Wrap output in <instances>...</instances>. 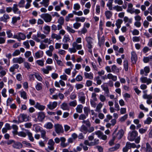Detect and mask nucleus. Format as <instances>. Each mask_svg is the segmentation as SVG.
Instances as JSON below:
<instances>
[{
    "instance_id": "nucleus-61",
    "label": "nucleus",
    "mask_w": 152,
    "mask_h": 152,
    "mask_svg": "<svg viewBox=\"0 0 152 152\" xmlns=\"http://www.w3.org/2000/svg\"><path fill=\"white\" fill-rule=\"evenodd\" d=\"M35 88L37 91H39L42 88V85L41 83H37L36 86Z\"/></svg>"
},
{
    "instance_id": "nucleus-29",
    "label": "nucleus",
    "mask_w": 152,
    "mask_h": 152,
    "mask_svg": "<svg viewBox=\"0 0 152 152\" xmlns=\"http://www.w3.org/2000/svg\"><path fill=\"white\" fill-rule=\"evenodd\" d=\"M61 107L64 110H69V108L67 104L65 102H64L61 104Z\"/></svg>"
},
{
    "instance_id": "nucleus-22",
    "label": "nucleus",
    "mask_w": 152,
    "mask_h": 152,
    "mask_svg": "<svg viewBox=\"0 0 152 152\" xmlns=\"http://www.w3.org/2000/svg\"><path fill=\"white\" fill-rule=\"evenodd\" d=\"M45 117V115L43 112H40L38 113L37 119L39 121H42L44 119Z\"/></svg>"
},
{
    "instance_id": "nucleus-5",
    "label": "nucleus",
    "mask_w": 152,
    "mask_h": 152,
    "mask_svg": "<svg viewBox=\"0 0 152 152\" xmlns=\"http://www.w3.org/2000/svg\"><path fill=\"white\" fill-rule=\"evenodd\" d=\"M41 17L46 23L50 22L52 20L51 16L48 13L42 14L41 15Z\"/></svg>"
},
{
    "instance_id": "nucleus-18",
    "label": "nucleus",
    "mask_w": 152,
    "mask_h": 152,
    "mask_svg": "<svg viewBox=\"0 0 152 152\" xmlns=\"http://www.w3.org/2000/svg\"><path fill=\"white\" fill-rule=\"evenodd\" d=\"M131 60L132 63L134 64L136 63L137 59V55L135 53L132 52L131 53Z\"/></svg>"
},
{
    "instance_id": "nucleus-42",
    "label": "nucleus",
    "mask_w": 152,
    "mask_h": 152,
    "mask_svg": "<svg viewBox=\"0 0 152 152\" xmlns=\"http://www.w3.org/2000/svg\"><path fill=\"white\" fill-rule=\"evenodd\" d=\"M49 0H42V1L40 2V4H43L45 7H47L49 4Z\"/></svg>"
},
{
    "instance_id": "nucleus-8",
    "label": "nucleus",
    "mask_w": 152,
    "mask_h": 152,
    "mask_svg": "<svg viewBox=\"0 0 152 152\" xmlns=\"http://www.w3.org/2000/svg\"><path fill=\"white\" fill-rule=\"evenodd\" d=\"M55 131L57 134L63 133L64 132L62 126L59 124H57L54 125Z\"/></svg>"
},
{
    "instance_id": "nucleus-32",
    "label": "nucleus",
    "mask_w": 152,
    "mask_h": 152,
    "mask_svg": "<svg viewBox=\"0 0 152 152\" xmlns=\"http://www.w3.org/2000/svg\"><path fill=\"white\" fill-rule=\"evenodd\" d=\"M53 125L51 122H48L44 126V127L48 129H51L53 127Z\"/></svg>"
},
{
    "instance_id": "nucleus-2",
    "label": "nucleus",
    "mask_w": 152,
    "mask_h": 152,
    "mask_svg": "<svg viewBox=\"0 0 152 152\" xmlns=\"http://www.w3.org/2000/svg\"><path fill=\"white\" fill-rule=\"evenodd\" d=\"M46 36L43 34H41L40 32H38L37 35H33L32 36V38L37 42H39L41 40L39 38H40L41 39H43L46 38Z\"/></svg>"
},
{
    "instance_id": "nucleus-48",
    "label": "nucleus",
    "mask_w": 152,
    "mask_h": 152,
    "mask_svg": "<svg viewBox=\"0 0 152 152\" xmlns=\"http://www.w3.org/2000/svg\"><path fill=\"white\" fill-rule=\"evenodd\" d=\"M40 132L41 133V137L43 139L45 140L48 139V138H47L46 136V132L45 130H41L40 131Z\"/></svg>"
},
{
    "instance_id": "nucleus-58",
    "label": "nucleus",
    "mask_w": 152,
    "mask_h": 152,
    "mask_svg": "<svg viewBox=\"0 0 152 152\" xmlns=\"http://www.w3.org/2000/svg\"><path fill=\"white\" fill-rule=\"evenodd\" d=\"M43 39V40L41 41L43 42L47 43L48 45H50L51 43L52 40H50V39H49L48 38H45Z\"/></svg>"
},
{
    "instance_id": "nucleus-24",
    "label": "nucleus",
    "mask_w": 152,
    "mask_h": 152,
    "mask_svg": "<svg viewBox=\"0 0 152 152\" xmlns=\"http://www.w3.org/2000/svg\"><path fill=\"white\" fill-rule=\"evenodd\" d=\"M18 116L21 121V122L23 121H26L28 120L26 115L24 114H20Z\"/></svg>"
},
{
    "instance_id": "nucleus-43",
    "label": "nucleus",
    "mask_w": 152,
    "mask_h": 152,
    "mask_svg": "<svg viewBox=\"0 0 152 152\" xmlns=\"http://www.w3.org/2000/svg\"><path fill=\"white\" fill-rule=\"evenodd\" d=\"M78 33L80 34H85L87 32V29L85 28V27H83L81 29L80 31H78Z\"/></svg>"
},
{
    "instance_id": "nucleus-37",
    "label": "nucleus",
    "mask_w": 152,
    "mask_h": 152,
    "mask_svg": "<svg viewBox=\"0 0 152 152\" xmlns=\"http://www.w3.org/2000/svg\"><path fill=\"white\" fill-rule=\"evenodd\" d=\"M83 106L81 104L78 105L76 108V111L79 113H81L82 112Z\"/></svg>"
},
{
    "instance_id": "nucleus-31",
    "label": "nucleus",
    "mask_w": 152,
    "mask_h": 152,
    "mask_svg": "<svg viewBox=\"0 0 152 152\" xmlns=\"http://www.w3.org/2000/svg\"><path fill=\"white\" fill-rule=\"evenodd\" d=\"M145 151L146 152H152V148L148 142H147L146 144Z\"/></svg>"
},
{
    "instance_id": "nucleus-10",
    "label": "nucleus",
    "mask_w": 152,
    "mask_h": 152,
    "mask_svg": "<svg viewBox=\"0 0 152 152\" xmlns=\"http://www.w3.org/2000/svg\"><path fill=\"white\" fill-rule=\"evenodd\" d=\"M55 142L52 139H50L48 142V149L51 151L53 150L54 149V145Z\"/></svg>"
},
{
    "instance_id": "nucleus-13",
    "label": "nucleus",
    "mask_w": 152,
    "mask_h": 152,
    "mask_svg": "<svg viewBox=\"0 0 152 152\" xmlns=\"http://www.w3.org/2000/svg\"><path fill=\"white\" fill-rule=\"evenodd\" d=\"M140 80L142 83H146L147 85L151 83L152 82V80L151 79L148 78L146 77H142L140 78Z\"/></svg>"
},
{
    "instance_id": "nucleus-26",
    "label": "nucleus",
    "mask_w": 152,
    "mask_h": 152,
    "mask_svg": "<svg viewBox=\"0 0 152 152\" xmlns=\"http://www.w3.org/2000/svg\"><path fill=\"white\" fill-rule=\"evenodd\" d=\"M44 31V33L46 34H49L50 31V26L46 25L43 27Z\"/></svg>"
},
{
    "instance_id": "nucleus-46",
    "label": "nucleus",
    "mask_w": 152,
    "mask_h": 152,
    "mask_svg": "<svg viewBox=\"0 0 152 152\" xmlns=\"http://www.w3.org/2000/svg\"><path fill=\"white\" fill-rule=\"evenodd\" d=\"M67 31L69 33L74 34L76 32V31L73 29L72 28L67 26L66 28Z\"/></svg>"
},
{
    "instance_id": "nucleus-30",
    "label": "nucleus",
    "mask_w": 152,
    "mask_h": 152,
    "mask_svg": "<svg viewBox=\"0 0 152 152\" xmlns=\"http://www.w3.org/2000/svg\"><path fill=\"white\" fill-rule=\"evenodd\" d=\"M80 131L85 134H86L88 131L87 128L84 125H83L80 129Z\"/></svg>"
},
{
    "instance_id": "nucleus-11",
    "label": "nucleus",
    "mask_w": 152,
    "mask_h": 152,
    "mask_svg": "<svg viewBox=\"0 0 152 152\" xmlns=\"http://www.w3.org/2000/svg\"><path fill=\"white\" fill-rule=\"evenodd\" d=\"M78 98L79 101H80L81 102L82 104H84V103H85L86 97L83 92H81L79 93L78 95Z\"/></svg>"
},
{
    "instance_id": "nucleus-3",
    "label": "nucleus",
    "mask_w": 152,
    "mask_h": 152,
    "mask_svg": "<svg viewBox=\"0 0 152 152\" xmlns=\"http://www.w3.org/2000/svg\"><path fill=\"white\" fill-rule=\"evenodd\" d=\"M87 42L86 46L88 49L93 48L94 39L90 37H86L85 38Z\"/></svg>"
},
{
    "instance_id": "nucleus-17",
    "label": "nucleus",
    "mask_w": 152,
    "mask_h": 152,
    "mask_svg": "<svg viewBox=\"0 0 152 152\" xmlns=\"http://www.w3.org/2000/svg\"><path fill=\"white\" fill-rule=\"evenodd\" d=\"M12 146L14 148L17 149H20L23 147V145L20 142L15 141L14 142Z\"/></svg>"
},
{
    "instance_id": "nucleus-60",
    "label": "nucleus",
    "mask_w": 152,
    "mask_h": 152,
    "mask_svg": "<svg viewBox=\"0 0 152 152\" xmlns=\"http://www.w3.org/2000/svg\"><path fill=\"white\" fill-rule=\"evenodd\" d=\"M64 22V18L63 17H60L58 19V23L61 25H63Z\"/></svg>"
},
{
    "instance_id": "nucleus-7",
    "label": "nucleus",
    "mask_w": 152,
    "mask_h": 152,
    "mask_svg": "<svg viewBox=\"0 0 152 152\" xmlns=\"http://www.w3.org/2000/svg\"><path fill=\"white\" fill-rule=\"evenodd\" d=\"M57 105L58 102H50L47 105V106L49 109L50 110H53L55 109L57 107Z\"/></svg>"
},
{
    "instance_id": "nucleus-51",
    "label": "nucleus",
    "mask_w": 152,
    "mask_h": 152,
    "mask_svg": "<svg viewBox=\"0 0 152 152\" xmlns=\"http://www.w3.org/2000/svg\"><path fill=\"white\" fill-rule=\"evenodd\" d=\"M70 40L69 36L68 35H65L63 39V42L64 43H66Z\"/></svg>"
},
{
    "instance_id": "nucleus-20",
    "label": "nucleus",
    "mask_w": 152,
    "mask_h": 152,
    "mask_svg": "<svg viewBox=\"0 0 152 152\" xmlns=\"http://www.w3.org/2000/svg\"><path fill=\"white\" fill-rule=\"evenodd\" d=\"M18 5L17 4H14L12 9L14 13L20 14L21 12L19 10V9L18 8Z\"/></svg>"
},
{
    "instance_id": "nucleus-4",
    "label": "nucleus",
    "mask_w": 152,
    "mask_h": 152,
    "mask_svg": "<svg viewBox=\"0 0 152 152\" xmlns=\"http://www.w3.org/2000/svg\"><path fill=\"white\" fill-rule=\"evenodd\" d=\"M116 129L114 132L113 136V137L115 139L120 140L123 137L124 134V131L122 130H121L118 131L117 133H116Z\"/></svg>"
},
{
    "instance_id": "nucleus-54",
    "label": "nucleus",
    "mask_w": 152,
    "mask_h": 152,
    "mask_svg": "<svg viewBox=\"0 0 152 152\" xmlns=\"http://www.w3.org/2000/svg\"><path fill=\"white\" fill-rule=\"evenodd\" d=\"M6 33L7 37L8 38H12L13 37V34L11 30L8 29L7 30Z\"/></svg>"
},
{
    "instance_id": "nucleus-6",
    "label": "nucleus",
    "mask_w": 152,
    "mask_h": 152,
    "mask_svg": "<svg viewBox=\"0 0 152 152\" xmlns=\"http://www.w3.org/2000/svg\"><path fill=\"white\" fill-rule=\"evenodd\" d=\"M138 134V132L135 130H133L132 132H130L129 134V136L128 137V140L131 141H134L135 138L137 136Z\"/></svg>"
},
{
    "instance_id": "nucleus-19",
    "label": "nucleus",
    "mask_w": 152,
    "mask_h": 152,
    "mask_svg": "<svg viewBox=\"0 0 152 152\" xmlns=\"http://www.w3.org/2000/svg\"><path fill=\"white\" fill-rule=\"evenodd\" d=\"M7 69L4 70L3 66L0 65V77H2L5 75L7 74Z\"/></svg>"
},
{
    "instance_id": "nucleus-14",
    "label": "nucleus",
    "mask_w": 152,
    "mask_h": 152,
    "mask_svg": "<svg viewBox=\"0 0 152 152\" xmlns=\"http://www.w3.org/2000/svg\"><path fill=\"white\" fill-rule=\"evenodd\" d=\"M150 72V67L149 66H145L144 67V69H141L140 71V74L142 75H143L144 74V72H145V76H147L148 73H149Z\"/></svg>"
},
{
    "instance_id": "nucleus-16",
    "label": "nucleus",
    "mask_w": 152,
    "mask_h": 152,
    "mask_svg": "<svg viewBox=\"0 0 152 152\" xmlns=\"http://www.w3.org/2000/svg\"><path fill=\"white\" fill-rule=\"evenodd\" d=\"M10 17L9 15L6 13L4 14L3 16L0 18V20L1 21L6 23L7 21V20L9 19Z\"/></svg>"
},
{
    "instance_id": "nucleus-15",
    "label": "nucleus",
    "mask_w": 152,
    "mask_h": 152,
    "mask_svg": "<svg viewBox=\"0 0 152 152\" xmlns=\"http://www.w3.org/2000/svg\"><path fill=\"white\" fill-rule=\"evenodd\" d=\"M84 76L86 79L92 80L94 78V74L91 72L88 73L85 72H84Z\"/></svg>"
},
{
    "instance_id": "nucleus-52",
    "label": "nucleus",
    "mask_w": 152,
    "mask_h": 152,
    "mask_svg": "<svg viewBox=\"0 0 152 152\" xmlns=\"http://www.w3.org/2000/svg\"><path fill=\"white\" fill-rule=\"evenodd\" d=\"M119 69L115 65H113L111 67L112 72L115 73L118 72Z\"/></svg>"
},
{
    "instance_id": "nucleus-59",
    "label": "nucleus",
    "mask_w": 152,
    "mask_h": 152,
    "mask_svg": "<svg viewBox=\"0 0 152 152\" xmlns=\"http://www.w3.org/2000/svg\"><path fill=\"white\" fill-rule=\"evenodd\" d=\"M143 97L144 99H147V100H151L152 99V96L150 94L148 95L146 94H144L143 95Z\"/></svg>"
},
{
    "instance_id": "nucleus-1",
    "label": "nucleus",
    "mask_w": 152,
    "mask_h": 152,
    "mask_svg": "<svg viewBox=\"0 0 152 152\" xmlns=\"http://www.w3.org/2000/svg\"><path fill=\"white\" fill-rule=\"evenodd\" d=\"M82 39L80 37H78L76 39V42H73L72 43V47L69 48L68 51L71 53H75L77 51V50H80L82 48V45L80 44H78V43H80L82 42Z\"/></svg>"
},
{
    "instance_id": "nucleus-49",
    "label": "nucleus",
    "mask_w": 152,
    "mask_h": 152,
    "mask_svg": "<svg viewBox=\"0 0 152 152\" xmlns=\"http://www.w3.org/2000/svg\"><path fill=\"white\" fill-rule=\"evenodd\" d=\"M19 41L21 40H24L26 39V35L22 33H18Z\"/></svg>"
},
{
    "instance_id": "nucleus-50",
    "label": "nucleus",
    "mask_w": 152,
    "mask_h": 152,
    "mask_svg": "<svg viewBox=\"0 0 152 152\" xmlns=\"http://www.w3.org/2000/svg\"><path fill=\"white\" fill-rule=\"evenodd\" d=\"M25 2V0H20L18 5L20 7L23 8L24 7Z\"/></svg>"
},
{
    "instance_id": "nucleus-36",
    "label": "nucleus",
    "mask_w": 152,
    "mask_h": 152,
    "mask_svg": "<svg viewBox=\"0 0 152 152\" xmlns=\"http://www.w3.org/2000/svg\"><path fill=\"white\" fill-rule=\"evenodd\" d=\"M123 23V20L121 19H118L116 21L115 25L117 26L118 29L120 28L121 25Z\"/></svg>"
},
{
    "instance_id": "nucleus-34",
    "label": "nucleus",
    "mask_w": 152,
    "mask_h": 152,
    "mask_svg": "<svg viewBox=\"0 0 152 152\" xmlns=\"http://www.w3.org/2000/svg\"><path fill=\"white\" fill-rule=\"evenodd\" d=\"M35 107L41 110H43L45 108V106L41 105L39 103H37L35 106Z\"/></svg>"
},
{
    "instance_id": "nucleus-12",
    "label": "nucleus",
    "mask_w": 152,
    "mask_h": 152,
    "mask_svg": "<svg viewBox=\"0 0 152 152\" xmlns=\"http://www.w3.org/2000/svg\"><path fill=\"white\" fill-rule=\"evenodd\" d=\"M13 63H18L19 64L23 63L24 61V59L22 57L14 58L12 60Z\"/></svg>"
},
{
    "instance_id": "nucleus-25",
    "label": "nucleus",
    "mask_w": 152,
    "mask_h": 152,
    "mask_svg": "<svg viewBox=\"0 0 152 152\" xmlns=\"http://www.w3.org/2000/svg\"><path fill=\"white\" fill-rule=\"evenodd\" d=\"M19 67V65L18 64H14L9 69L10 72H12L13 74H15L14 71L15 69H18Z\"/></svg>"
},
{
    "instance_id": "nucleus-33",
    "label": "nucleus",
    "mask_w": 152,
    "mask_h": 152,
    "mask_svg": "<svg viewBox=\"0 0 152 152\" xmlns=\"http://www.w3.org/2000/svg\"><path fill=\"white\" fill-rule=\"evenodd\" d=\"M86 20V18L84 17H76L75 18V20L76 22H84Z\"/></svg>"
},
{
    "instance_id": "nucleus-56",
    "label": "nucleus",
    "mask_w": 152,
    "mask_h": 152,
    "mask_svg": "<svg viewBox=\"0 0 152 152\" xmlns=\"http://www.w3.org/2000/svg\"><path fill=\"white\" fill-rule=\"evenodd\" d=\"M94 80L96 81V83L98 85H100L102 83V80L100 79V77L99 76L95 77L94 78Z\"/></svg>"
},
{
    "instance_id": "nucleus-41",
    "label": "nucleus",
    "mask_w": 152,
    "mask_h": 152,
    "mask_svg": "<svg viewBox=\"0 0 152 152\" xmlns=\"http://www.w3.org/2000/svg\"><path fill=\"white\" fill-rule=\"evenodd\" d=\"M103 104L101 102L99 103L97 105L96 109L95 110V111L99 112L100 111V109L102 107Z\"/></svg>"
},
{
    "instance_id": "nucleus-55",
    "label": "nucleus",
    "mask_w": 152,
    "mask_h": 152,
    "mask_svg": "<svg viewBox=\"0 0 152 152\" xmlns=\"http://www.w3.org/2000/svg\"><path fill=\"white\" fill-rule=\"evenodd\" d=\"M21 97L24 99H27L26 93L24 91L20 92Z\"/></svg>"
},
{
    "instance_id": "nucleus-64",
    "label": "nucleus",
    "mask_w": 152,
    "mask_h": 152,
    "mask_svg": "<svg viewBox=\"0 0 152 152\" xmlns=\"http://www.w3.org/2000/svg\"><path fill=\"white\" fill-rule=\"evenodd\" d=\"M69 104L70 106L75 107L77 104V101L76 100H74L71 102L69 103Z\"/></svg>"
},
{
    "instance_id": "nucleus-62",
    "label": "nucleus",
    "mask_w": 152,
    "mask_h": 152,
    "mask_svg": "<svg viewBox=\"0 0 152 152\" xmlns=\"http://www.w3.org/2000/svg\"><path fill=\"white\" fill-rule=\"evenodd\" d=\"M6 92L7 89L5 88L3 89L1 92V94L3 97L6 98L7 96V95L6 94Z\"/></svg>"
},
{
    "instance_id": "nucleus-9",
    "label": "nucleus",
    "mask_w": 152,
    "mask_h": 152,
    "mask_svg": "<svg viewBox=\"0 0 152 152\" xmlns=\"http://www.w3.org/2000/svg\"><path fill=\"white\" fill-rule=\"evenodd\" d=\"M95 134L97 135L98 137L100 139L104 140H105L107 139V136L103 134L100 131H99L95 132Z\"/></svg>"
},
{
    "instance_id": "nucleus-44",
    "label": "nucleus",
    "mask_w": 152,
    "mask_h": 152,
    "mask_svg": "<svg viewBox=\"0 0 152 152\" xmlns=\"http://www.w3.org/2000/svg\"><path fill=\"white\" fill-rule=\"evenodd\" d=\"M151 60H152V55L148 57H144L143 59V61L145 63H147Z\"/></svg>"
},
{
    "instance_id": "nucleus-23",
    "label": "nucleus",
    "mask_w": 152,
    "mask_h": 152,
    "mask_svg": "<svg viewBox=\"0 0 152 152\" xmlns=\"http://www.w3.org/2000/svg\"><path fill=\"white\" fill-rule=\"evenodd\" d=\"M43 56V52L42 51L39 50L35 53L34 57L36 58L37 59L42 57Z\"/></svg>"
},
{
    "instance_id": "nucleus-27",
    "label": "nucleus",
    "mask_w": 152,
    "mask_h": 152,
    "mask_svg": "<svg viewBox=\"0 0 152 152\" xmlns=\"http://www.w3.org/2000/svg\"><path fill=\"white\" fill-rule=\"evenodd\" d=\"M51 38L53 39H56V40H59L61 39V37L59 34H57L54 33L51 34Z\"/></svg>"
},
{
    "instance_id": "nucleus-40",
    "label": "nucleus",
    "mask_w": 152,
    "mask_h": 152,
    "mask_svg": "<svg viewBox=\"0 0 152 152\" xmlns=\"http://www.w3.org/2000/svg\"><path fill=\"white\" fill-rule=\"evenodd\" d=\"M106 18L109 19L112 17V12L110 11H106L105 13Z\"/></svg>"
},
{
    "instance_id": "nucleus-57",
    "label": "nucleus",
    "mask_w": 152,
    "mask_h": 152,
    "mask_svg": "<svg viewBox=\"0 0 152 152\" xmlns=\"http://www.w3.org/2000/svg\"><path fill=\"white\" fill-rule=\"evenodd\" d=\"M74 16V15L72 13L69 14L65 17V20L66 22H68L70 20V18H72Z\"/></svg>"
},
{
    "instance_id": "nucleus-35",
    "label": "nucleus",
    "mask_w": 152,
    "mask_h": 152,
    "mask_svg": "<svg viewBox=\"0 0 152 152\" xmlns=\"http://www.w3.org/2000/svg\"><path fill=\"white\" fill-rule=\"evenodd\" d=\"M123 66L125 70L127 71L128 70V61L125 59L123 62Z\"/></svg>"
},
{
    "instance_id": "nucleus-28",
    "label": "nucleus",
    "mask_w": 152,
    "mask_h": 152,
    "mask_svg": "<svg viewBox=\"0 0 152 152\" xmlns=\"http://www.w3.org/2000/svg\"><path fill=\"white\" fill-rule=\"evenodd\" d=\"M107 78L108 79H111L114 81H116L117 79L116 76L113 75L112 74L110 73L107 74Z\"/></svg>"
},
{
    "instance_id": "nucleus-39",
    "label": "nucleus",
    "mask_w": 152,
    "mask_h": 152,
    "mask_svg": "<svg viewBox=\"0 0 152 152\" xmlns=\"http://www.w3.org/2000/svg\"><path fill=\"white\" fill-rule=\"evenodd\" d=\"M64 6V4L61 2H60L59 5H56L55 7V9L56 11H59L61 10V7Z\"/></svg>"
},
{
    "instance_id": "nucleus-21",
    "label": "nucleus",
    "mask_w": 152,
    "mask_h": 152,
    "mask_svg": "<svg viewBox=\"0 0 152 152\" xmlns=\"http://www.w3.org/2000/svg\"><path fill=\"white\" fill-rule=\"evenodd\" d=\"M22 129L24 130L23 129ZM24 130L26 132L28 136L29 140L31 142H33L34 140V139L32 136V133L28 130L26 129H24Z\"/></svg>"
},
{
    "instance_id": "nucleus-63",
    "label": "nucleus",
    "mask_w": 152,
    "mask_h": 152,
    "mask_svg": "<svg viewBox=\"0 0 152 152\" xmlns=\"http://www.w3.org/2000/svg\"><path fill=\"white\" fill-rule=\"evenodd\" d=\"M20 51L19 50H15L12 53V56H15L19 55L20 54Z\"/></svg>"
},
{
    "instance_id": "nucleus-47",
    "label": "nucleus",
    "mask_w": 152,
    "mask_h": 152,
    "mask_svg": "<svg viewBox=\"0 0 152 152\" xmlns=\"http://www.w3.org/2000/svg\"><path fill=\"white\" fill-rule=\"evenodd\" d=\"M81 26V24L80 23H79L78 22L74 23L73 24V27L75 29H78Z\"/></svg>"
},
{
    "instance_id": "nucleus-38",
    "label": "nucleus",
    "mask_w": 152,
    "mask_h": 152,
    "mask_svg": "<svg viewBox=\"0 0 152 152\" xmlns=\"http://www.w3.org/2000/svg\"><path fill=\"white\" fill-rule=\"evenodd\" d=\"M26 4L24 5V7L26 9H29L31 6V3L32 2V0H26Z\"/></svg>"
},
{
    "instance_id": "nucleus-45",
    "label": "nucleus",
    "mask_w": 152,
    "mask_h": 152,
    "mask_svg": "<svg viewBox=\"0 0 152 152\" xmlns=\"http://www.w3.org/2000/svg\"><path fill=\"white\" fill-rule=\"evenodd\" d=\"M113 10H116L117 12L121 11L123 10L122 7L118 5L114 6L113 7Z\"/></svg>"
},
{
    "instance_id": "nucleus-53",
    "label": "nucleus",
    "mask_w": 152,
    "mask_h": 152,
    "mask_svg": "<svg viewBox=\"0 0 152 152\" xmlns=\"http://www.w3.org/2000/svg\"><path fill=\"white\" fill-rule=\"evenodd\" d=\"M124 20L125 23H132V18H129L125 16L124 18Z\"/></svg>"
}]
</instances>
